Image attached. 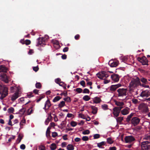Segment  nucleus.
<instances>
[{
    "mask_svg": "<svg viewBox=\"0 0 150 150\" xmlns=\"http://www.w3.org/2000/svg\"><path fill=\"white\" fill-rule=\"evenodd\" d=\"M117 96L118 100L124 101L127 99L128 95V89L126 88H119L117 91Z\"/></svg>",
    "mask_w": 150,
    "mask_h": 150,
    "instance_id": "obj_1",
    "label": "nucleus"
},
{
    "mask_svg": "<svg viewBox=\"0 0 150 150\" xmlns=\"http://www.w3.org/2000/svg\"><path fill=\"white\" fill-rule=\"evenodd\" d=\"M134 114L133 113H132L128 115L126 119V120L128 122L131 120V124L133 126H136L139 123L140 120L137 117H135L132 118L131 120V118L133 116Z\"/></svg>",
    "mask_w": 150,
    "mask_h": 150,
    "instance_id": "obj_2",
    "label": "nucleus"
},
{
    "mask_svg": "<svg viewBox=\"0 0 150 150\" xmlns=\"http://www.w3.org/2000/svg\"><path fill=\"white\" fill-rule=\"evenodd\" d=\"M140 84L139 79L137 77L133 78L129 83V86L130 91L137 87Z\"/></svg>",
    "mask_w": 150,
    "mask_h": 150,
    "instance_id": "obj_3",
    "label": "nucleus"
},
{
    "mask_svg": "<svg viewBox=\"0 0 150 150\" xmlns=\"http://www.w3.org/2000/svg\"><path fill=\"white\" fill-rule=\"evenodd\" d=\"M8 89L5 86H2L0 84V99L3 100L8 94Z\"/></svg>",
    "mask_w": 150,
    "mask_h": 150,
    "instance_id": "obj_4",
    "label": "nucleus"
},
{
    "mask_svg": "<svg viewBox=\"0 0 150 150\" xmlns=\"http://www.w3.org/2000/svg\"><path fill=\"white\" fill-rule=\"evenodd\" d=\"M138 109L143 113H147L149 111L148 105L147 104L144 103H142L140 104L138 106Z\"/></svg>",
    "mask_w": 150,
    "mask_h": 150,
    "instance_id": "obj_5",
    "label": "nucleus"
},
{
    "mask_svg": "<svg viewBox=\"0 0 150 150\" xmlns=\"http://www.w3.org/2000/svg\"><path fill=\"white\" fill-rule=\"evenodd\" d=\"M138 61L141 63L143 65H149L148 60L145 56H144L142 57H138L137 58Z\"/></svg>",
    "mask_w": 150,
    "mask_h": 150,
    "instance_id": "obj_6",
    "label": "nucleus"
},
{
    "mask_svg": "<svg viewBox=\"0 0 150 150\" xmlns=\"http://www.w3.org/2000/svg\"><path fill=\"white\" fill-rule=\"evenodd\" d=\"M21 89L19 88H18V91H16L11 96V100L13 101H15L17 98L20 96L21 94Z\"/></svg>",
    "mask_w": 150,
    "mask_h": 150,
    "instance_id": "obj_7",
    "label": "nucleus"
},
{
    "mask_svg": "<svg viewBox=\"0 0 150 150\" xmlns=\"http://www.w3.org/2000/svg\"><path fill=\"white\" fill-rule=\"evenodd\" d=\"M98 77L101 79H105L109 76L108 73L105 71H102L97 74Z\"/></svg>",
    "mask_w": 150,
    "mask_h": 150,
    "instance_id": "obj_8",
    "label": "nucleus"
},
{
    "mask_svg": "<svg viewBox=\"0 0 150 150\" xmlns=\"http://www.w3.org/2000/svg\"><path fill=\"white\" fill-rule=\"evenodd\" d=\"M142 150H148L150 149V143L148 141H145L141 143Z\"/></svg>",
    "mask_w": 150,
    "mask_h": 150,
    "instance_id": "obj_9",
    "label": "nucleus"
},
{
    "mask_svg": "<svg viewBox=\"0 0 150 150\" xmlns=\"http://www.w3.org/2000/svg\"><path fill=\"white\" fill-rule=\"evenodd\" d=\"M38 43L37 45V46L41 45L43 46V45H45V42L47 40L45 39L44 37L39 38L38 39Z\"/></svg>",
    "mask_w": 150,
    "mask_h": 150,
    "instance_id": "obj_10",
    "label": "nucleus"
},
{
    "mask_svg": "<svg viewBox=\"0 0 150 150\" xmlns=\"http://www.w3.org/2000/svg\"><path fill=\"white\" fill-rule=\"evenodd\" d=\"M135 140V138L132 136H126L125 138V140L127 143H131Z\"/></svg>",
    "mask_w": 150,
    "mask_h": 150,
    "instance_id": "obj_11",
    "label": "nucleus"
},
{
    "mask_svg": "<svg viewBox=\"0 0 150 150\" xmlns=\"http://www.w3.org/2000/svg\"><path fill=\"white\" fill-rule=\"evenodd\" d=\"M0 79L6 83H8L9 81L8 77L5 74H1L0 76Z\"/></svg>",
    "mask_w": 150,
    "mask_h": 150,
    "instance_id": "obj_12",
    "label": "nucleus"
},
{
    "mask_svg": "<svg viewBox=\"0 0 150 150\" xmlns=\"http://www.w3.org/2000/svg\"><path fill=\"white\" fill-rule=\"evenodd\" d=\"M119 61L117 60H113L112 59L109 61L108 64L110 66H118L119 64Z\"/></svg>",
    "mask_w": 150,
    "mask_h": 150,
    "instance_id": "obj_13",
    "label": "nucleus"
},
{
    "mask_svg": "<svg viewBox=\"0 0 150 150\" xmlns=\"http://www.w3.org/2000/svg\"><path fill=\"white\" fill-rule=\"evenodd\" d=\"M113 114L114 117H117L120 112V111L117 109L116 107L114 108L113 109Z\"/></svg>",
    "mask_w": 150,
    "mask_h": 150,
    "instance_id": "obj_14",
    "label": "nucleus"
},
{
    "mask_svg": "<svg viewBox=\"0 0 150 150\" xmlns=\"http://www.w3.org/2000/svg\"><path fill=\"white\" fill-rule=\"evenodd\" d=\"M121 86V85L119 83L117 85H112L110 88V90L112 91H114L116 89Z\"/></svg>",
    "mask_w": 150,
    "mask_h": 150,
    "instance_id": "obj_15",
    "label": "nucleus"
},
{
    "mask_svg": "<svg viewBox=\"0 0 150 150\" xmlns=\"http://www.w3.org/2000/svg\"><path fill=\"white\" fill-rule=\"evenodd\" d=\"M129 108L127 107L121 111V113L123 115H127L129 113Z\"/></svg>",
    "mask_w": 150,
    "mask_h": 150,
    "instance_id": "obj_16",
    "label": "nucleus"
},
{
    "mask_svg": "<svg viewBox=\"0 0 150 150\" xmlns=\"http://www.w3.org/2000/svg\"><path fill=\"white\" fill-rule=\"evenodd\" d=\"M112 80L114 82H117L119 80L120 77L117 74H114L111 76Z\"/></svg>",
    "mask_w": 150,
    "mask_h": 150,
    "instance_id": "obj_17",
    "label": "nucleus"
},
{
    "mask_svg": "<svg viewBox=\"0 0 150 150\" xmlns=\"http://www.w3.org/2000/svg\"><path fill=\"white\" fill-rule=\"evenodd\" d=\"M93 101L94 103L97 104L100 103L101 100L99 98L96 97L93 98Z\"/></svg>",
    "mask_w": 150,
    "mask_h": 150,
    "instance_id": "obj_18",
    "label": "nucleus"
},
{
    "mask_svg": "<svg viewBox=\"0 0 150 150\" xmlns=\"http://www.w3.org/2000/svg\"><path fill=\"white\" fill-rule=\"evenodd\" d=\"M51 106L50 102L49 100H47L45 104V107L44 108L47 109L49 108Z\"/></svg>",
    "mask_w": 150,
    "mask_h": 150,
    "instance_id": "obj_19",
    "label": "nucleus"
},
{
    "mask_svg": "<svg viewBox=\"0 0 150 150\" xmlns=\"http://www.w3.org/2000/svg\"><path fill=\"white\" fill-rule=\"evenodd\" d=\"M52 118V116H51V114L50 113L48 114V116L45 122V125H47Z\"/></svg>",
    "mask_w": 150,
    "mask_h": 150,
    "instance_id": "obj_20",
    "label": "nucleus"
},
{
    "mask_svg": "<svg viewBox=\"0 0 150 150\" xmlns=\"http://www.w3.org/2000/svg\"><path fill=\"white\" fill-rule=\"evenodd\" d=\"M65 106V102L64 101H61L58 105V107L59 108H62Z\"/></svg>",
    "mask_w": 150,
    "mask_h": 150,
    "instance_id": "obj_21",
    "label": "nucleus"
},
{
    "mask_svg": "<svg viewBox=\"0 0 150 150\" xmlns=\"http://www.w3.org/2000/svg\"><path fill=\"white\" fill-rule=\"evenodd\" d=\"M140 96L142 97H147L149 96L148 95L146 91H143L141 93Z\"/></svg>",
    "mask_w": 150,
    "mask_h": 150,
    "instance_id": "obj_22",
    "label": "nucleus"
},
{
    "mask_svg": "<svg viewBox=\"0 0 150 150\" xmlns=\"http://www.w3.org/2000/svg\"><path fill=\"white\" fill-rule=\"evenodd\" d=\"M7 70V68L5 66H0V72H6Z\"/></svg>",
    "mask_w": 150,
    "mask_h": 150,
    "instance_id": "obj_23",
    "label": "nucleus"
},
{
    "mask_svg": "<svg viewBox=\"0 0 150 150\" xmlns=\"http://www.w3.org/2000/svg\"><path fill=\"white\" fill-rule=\"evenodd\" d=\"M115 105L119 106H122L124 105V103L122 102H119L115 101Z\"/></svg>",
    "mask_w": 150,
    "mask_h": 150,
    "instance_id": "obj_24",
    "label": "nucleus"
},
{
    "mask_svg": "<svg viewBox=\"0 0 150 150\" xmlns=\"http://www.w3.org/2000/svg\"><path fill=\"white\" fill-rule=\"evenodd\" d=\"M91 108L92 110V113L93 114H96L97 113L98 108L95 106H91Z\"/></svg>",
    "mask_w": 150,
    "mask_h": 150,
    "instance_id": "obj_25",
    "label": "nucleus"
},
{
    "mask_svg": "<svg viewBox=\"0 0 150 150\" xmlns=\"http://www.w3.org/2000/svg\"><path fill=\"white\" fill-rule=\"evenodd\" d=\"M34 106V105H33L31 107V108L30 109H28V110L27 113L28 115H30L31 113L33 112V110L32 109V108H33Z\"/></svg>",
    "mask_w": 150,
    "mask_h": 150,
    "instance_id": "obj_26",
    "label": "nucleus"
},
{
    "mask_svg": "<svg viewBox=\"0 0 150 150\" xmlns=\"http://www.w3.org/2000/svg\"><path fill=\"white\" fill-rule=\"evenodd\" d=\"M57 147V146L55 144L52 143L50 146V148L52 150H54Z\"/></svg>",
    "mask_w": 150,
    "mask_h": 150,
    "instance_id": "obj_27",
    "label": "nucleus"
},
{
    "mask_svg": "<svg viewBox=\"0 0 150 150\" xmlns=\"http://www.w3.org/2000/svg\"><path fill=\"white\" fill-rule=\"evenodd\" d=\"M90 97L88 95H85L83 98V100L85 101H88L90 100Z\"/></svg>",
    "mask_w": 150,
    "mask_h": 150,
    "instance_id": "obj_28",
    "label": "nucleus"
},
{
    "mask_svg": "<svg viewBox=\"0 0 150 150\" xmlns=\"http://www.w3.org/2000/svg\"><path fill=\"white\" fill-rule=\"evenodd\" d=\"M61 98V97L59 96H57L55 97L53 100L52 101L53 102H56L58 101Z\"/></svg>",
    "mask_w": 150,
    "mask_h": 150,
    "instance_id": "obj_29",
    "label": "nucleus"
},
{
    "mask_svg": "<svg viewBox=\"0 0 150 150\" xmlns=\"http://www.w3.org/2000/svg\"><path fill=\"white\" fill-rule=\"evenodd\" d=\"M67 149L68 150H74V147L72 144L68 145L67 146Z\"/></svg>",
    "mask_w": 150,
    "mask_h": 150,
    "instance_id": "obj_30",
    "label": "nucleus"
},
{
    "mask_svg": "<svg viewBox=\"0 0 150 150\" xmlns=\"http://www.w3.org/2000/svg\"><path fill=\"white\" fill-rule=\"evenodd\" d=\"M106 143L105 142H102L97 144V146L100 148H102V146L105 145Z\"/></svg>",
    "mask_w": 150,
    "mask_h": 150,
    "instance_id": "obj_31",
    "label": "nucleus"
},
{
    "mask_svg": "<svg viewBox=\"0 0 150 150\" xmlns=\"http://www.w3.org/2000/svg\"><path fill=\"white\" fill-rule=\"evenodd\" d=\"M107 142L109 144H112L113 142V139L111 137H109L107 139Z\"/></svg>",
    "mask_w": 150,
    "mask_h": 150,
    "instance_id": "obj_32",
    "label": "nucleus"
},
{
    "mask_svg": "<svg viewBox=\"0 0 150 150\" xmlns=\"http://www.w3.org/2000/svg\"><path fill=\"white\" fill-rule=\"evenodd\" d=\"M8 112L9 113H13L14 111V109L13 107H11L8 110Z\"/></svg>",
    "mask_w": 150,
    "mask_h": 150,
    "instance_id": "obj_33",
    "label": "nucleus"
},
{
    "mask_svg": "<svg viewBox=\"0 0 150 150\" xmlns=\"http://www.w3.org/2000/svg\"><path fill=\"white\" fill-rule=\"evenodd\" d=\"M123 117H119L116 119V120L117 122L120 123L123 120Z\"/></svg>",
    "mask_w": 150,
    "mask_h": 150,
    "instance_id": "obj_34",
    "label": "nucleus"
},
{
    "mask_svg": "<svg viewBox=\"0 0 150 150\" xmlns=\"http://www.w3.org/2000/svg\"><path fill=\"white\" fill-rule=\"evenodd\" d=\"M55 82L56 83L58 84L60 86H62L60 83L63 84V83L61 82V79L59 78H57L55 80Z\"/></svg>",
    "mask_w": 150,
    "mask_h": 150,
    "instance_id": "obj_35",
    "label": "nucleus"
},
{
    "mask_svg": "<svg viewBox=\"0 0 150 150\" xmlns=\"http://www.w3.org/2000/svg\"><path fill=\"white\" fill-rule=\"evenodd\" d=\"M63 100L65 101L68 103L70 102L71 101V99L69 97H67L66 98H63Z\"/></svg>",
    "mask_w": 150,
    "mask_h": 150,
    "instance_id": "obj_36",
    "label": "nucleus"
},
{
    "mask_svg": "<svg viewBox=\"0 0 150 150\" xmlns=\"http://www.w3.org/2000/svg\"><path fill=\"white\" fill-rule=\"evenodd\" d=\"M132 103L134 104H137L139 103L138 100L135 98H133L132 99Z\"/></svg>",
    "mask_w": 150,
    "mask_h": 150,
    "instance_id": "obj_37",
    "label": "nucleus"
},
{
    "mask_svg": "<svg viewBox=\"0 0 150 150\" xmlns=\"http://www.w3.org/2000/svg\"><path fill=\"white\" fill-rule=\"evenodd\" d=\"M121 62H124V63H126L127 61V58L126 57H122L121 59Z\"/></svg>",
    "mask_w": 150,
    "mask_h": 150,
    "instance_id": "obj_38",
    "label": "nucleus"
},
{
    "mask_svg": "<svg viewBox=\"0 0 150 150\" xmlns=\"http://www.w3.org/2000/svg\"><path fill=\"white\" fill-rule=\"evenodd\" d=\"M102 108L104 110H107L108 109V105L106 104H103L101 106Z\"/></svg>",
    "mask_w": 150,
    "mask_h": 150,
    "instance_id": "obj_39",
    "label": "nucleus"
},
{
    "mask_svg": "<svg viewBox=\"0 0 150 150\" xmlns=\"http://www.w3.org/2000/svg\"><path fill=\"white\" fill-rule=\"evenodd\" d=\"M35 87L37 88L40 89L41 88L42 85L40 83L38 82L36 83Z\"/></svg>",
    "mask_w": 150,
    "mask_h": 150,
    "instance_id": "obj_40",
    "label": "nucleus"
},
{
    "mask_svg": "<svg viewBox=\"0 0 150 150\" xmlns=\"http://www.w3.org/2000/svg\"><path fill=\"white\" fill-rule=\"evenodd\" d=\"M141 81L143 83H144L145 84H147L148 81L146 79L144 78H142L141 79Z\"/></svg>",
    "mask_w": 150,
    "mask_h": 150,
    "instance_id": "obj_41",
    "label": "nucleus"
},
{
    "mask_svg": "<svg viewBox=\"0 0 150 150\" xmlns=\"http://www.w3.org/2000/svg\"><path fill=\"white\" fill-rule=\"evenodd\" d=\"M144 139L150 140V135H145L143 138Z\"/></svg>",
    "mask_w": 150,
    "mask_h": 150,
    "instance_id": "obj_42",
    "label": "nucleus"
},
{
    "mask_svg": "<svg viewBox=\"0 0 150 150\" xmlns=\"http://www.w3.org/2000/svg\"><path fill=\"white\" fill-rule=\"evenodd\" d=\"M77 123L74 121H72L70 123L71 125L73 127H74L77 125Z\"/></svg>",
    "mask_w": 150,
    "mask_h": 150,
    "instance_id": "obj_43",
    "label": "nucleus"
},
{
    "mask_svg": "<svg viewBox=\"0 0 150 150\" xmlns=\"http://www.w3.org/2000/svg\"><path fill=\"white\" fill-rule=\"evenodd\" d=\"M18 88H20V87H16V86L15 87H11L10 89L11 90V91L13 92V91L14 90H16V91H18Z\"/></svg>",
    "mask_w": 150,
    "mask_h": 150,
    "instance_id": "obj_44",
    "label": "nucleus"
},
{
    "mask_svg": "<svg viewBox=\"0 0 150 150\" xmlns=\"http://www.w3.org/2000/svg\"><path fill=\"white\" fill-rule=\"evenodd\" d=\"M31 41L29 40H25V44L26 45H28L30 44Z\"/></svg>",
    "mask_w": 150,
    "mask_h": 150,
    "instance_id": "obj_45",
    "label": "nucleus"
},
{
    "mask_svg": "<svg viewBox=\"0 0 150 150\" xmlns=\"http://www.w3.org/2000/svg\"><path fill=\"white\" fill-rule=\"evenodd\" d=\"M76 91L78 93H81L82 91V89L80 88H78L76 89Z\"/></svg>",
    "mask_w": 150,
    "mask_h": 150,
    "instance_id": "obj_46",
    "label": "nucleus"
},
{
    "mask_svg": "<svg viewBox=\"0 0 150 150\" xmlns=\"http://www.w3.org/2000/svg\"><path fill=\"white\" fill-rule=\"evenodd\" d=\"M25 123V120L24 118H23V119L21 120V122L20 123V125L21 126L22 125H23V123Z\"/></svg>",
    "mask_w": 150,
    "mask_h": 150,
    "instance_id": "obj_47",
    "label": "nucleus"
},
{
    "mask_svg": "<svg viewBox=\"0 0 150 150\" xmlns=\"http://www.w3.org/2000/svg\"><path fill=\"white\" fill-rule=\"evenodd\" d=\"M90 133V131L88 130H86L82 132V134H88Z\"/></svg>",
    "mask_w": 150,
    "mask_h": 150,
    "instance_id": "obj_48",
    "label": "nucleus"
},
{
    "mask_svg": "<svg viewBox=\"0 0 150 150\" xmlns=\"http://www.w3.org/2000/svg\"><path fill=\"white\" fill-rule=\"evenodd\" d=\"M39 150H45V147L43 145L40 146L39 148Z\"/></svg>",
    "mask_w": 150,
    "mask_h": 150,
    "instance_id": "obj_49",
    "label": "nucleus"
},
{
    "mask_svg": "<svg viewBox=\"0 0 150 150\" xmlns=\"http://www.w3.org/2000/svg\"><path fill=\"white\" fill-rule=\"evenodd\" d=\"M88 139V137L87 136H83L82 138V139L84 141H87Z\"/></svg>",
    "mask_w": 150,
    "mask_h": 150,
    "instance_id": "obj_50",
    "label": "nucleus"
},
{
    "mask_svg": "<svg viewBox=\"0 0 150 150\" xmlns=\"http://www.w3.org/2000/svg\"><path fill=\"white\" fill-rule=\"evenodd\" d=\"M100 137V135L98 134H96L93 136L94 139H96L99 138Z\"/></svg>",
    "mask_w": 150,
    "mask_h": 150,
    "instance_id": "obj_51",
    "label": "nucleus"
},
{
    "mask_svg": "<svg viewBox=\"0 0 150 150\" xmlns=\"http://www.w3.org/2000/svg\"><path fill=\"white\" fill-rule=\"evenodd\" d=\"M81 85L83 87H85V83L84 81H82L80 82Z\"/></svg>",
    "mask_w": 150,
    "mask_h": 150,
    "instance_id": "obj_52",
    "label": "nucleus"
},
{
    "mask_svg": "<svg viewBox=\"0 0 150 150\" xmlns=\"http://www.w3.org/2000/svg\"><path fill=\"white\" fill-rule=\"evenodd\" d=\"M57 135V133L55 132H53L52 133V136L53 137H55Z\"/></svg>",
    "mask_w": 150,
    "mask_h": 150,
    "instance_id": "obj_53",
    "label": "nucleus"
},
{
    "mask_svg": "<svg viewBox=\"0 0 150 150\" xmlns=\"http://www.w3.org/2000/svg\"><path fill=\"white\" fill-rule=\"evenodd\" d=\"M83 93H89V91L87 88H85L83 91Z\"/></svg>",
    "mask_w": 150,
    "mask_h": 150,
    "instance_id": "obj_54",
    "label": "nucleus"
},
{
    "mask_svg": "<svg viewBox=\"0 0 150 150\" xmlns=\"http://www.w3.org/2000/svg\"><path fill=\"white\" fill-rule=\"evenodd\" d=\"M69 47H66L63 49V51L64 52H67L68 51Z\"/></svg>",
    "mask_w": 150,
    "mask_h": 150,
    "instance_id": "obj_55",
    "label": "nucleus"
},
{
    "mask_svg": "<svg viewBox=\"0 0 150 150\" xmlns=\"http://www.w3.org/2000/svg\"><path fill=\"white\" fill-rule=\"evenodd\" d=\"M80 35L79 34L76 35L74 37V38L76 40H78L80 38Z\"/></svg>",
    "mask_w": 150,
    "mask_h": 150,
    "instance_id": "obj_56",
    "label": "nucleus"
},
{
    "mask_svg": "<svg viewBox=\"0 0 150 150\" xmlns=\"http://www.w3.org/2000/svg\"><path fill=\"white\" fill-rule=\"evenodd\" d=\"M33 69L34 71H37L38 70L39 68L38 67V66H35L33 68Z\"/></svg>",
    "mask_w": 150,
    "mask_h": 150,
    "instance_id": "obj_57",
    "label": "nucleus"
},
{
    "mask_svg": "<svg viewBox=\"0 0 150 150\" xmlns=\"http://www.w3.org/2000/svg\"><path fill=\"white\" fill-rule=\"evenodd\" d=\"M63 59H66L67 57V56L65 54L62 55L61 57Z\"/></svg>",
    "mask_w": 150,
    "mask_h": 150,
    "instance_id": "obj_58",
    "label": "nucleus"
},
{
    "mask_svg": "<svg viewBox=\"0 0 150 150\" xmlns=\"http://www.w3.org/2000/svg\"><path fill=\"white\" fill-rule=\"evenodd\" d=\"M50 131H46V135L47 137H48L50 136Z\"/></svg>",
    "mask_w": 150,
    "mask_h": 150,
    "instance_id": "obj_59",
    "label": "nucleus"
},
{
    "mask_svg": "<svg viewBox=\"0 0 150 150\" xmlns=\"http://www.w3.org/2000/svg\"><path fill=\"white\" fill-rule=\"evenodd\" d=\"M67 134H65L64 135H63L62 136V138L64 140H67L68 138L67 137Z\"/></svg>",
    "mask_w": 150,
    "mask_h": 150,
    "instance_id": "obj_60",
    "label": "nucleus"
},
{
    "mask_svg": "<svg viewBox=\"0 0 150 150\" xmlns=\"http://www.w3.org/2000/svg\"><path fill=\"white\" fill-rule=\"evenodd\" d=\"M109 150H116V148L115 146L110 147L109 148Z\"/></svg>",
    "mask_w": 150,
    "mask_h": 150,
    "instance_id": "obj_61",
    "label": "nucleus"
},
{
    "mask_svg": "<svg viewBox=\"0 0 150 150\" xmlns=\"http://www.w3.org/2000/svg\"><path fill=\"white\" fill-rule=\"evenodd\" d=\"M25 145L22 144L20 146V148L22 149H24L25 148Z\"/></svg>",
    "mask_w": 150,
    "mask_h": 150,
    "instance_id": "obj_62",
    "label": "nucleus"
},
{
    "mask_svg": "<svg viewBox=\"0 0 150 150\" xmlns=\"http://www.w3.org/2000/svg\"><path fill=\"white\" fill-rule=\"evenodd\" d=\"M34 52L33 50L30 49L29 51L28 54H31Z\"/></svg>",
    "mask_w": 150,
    "mask_h": 150,
    "instance_id": "obj_63",
    "label": "nucleus"
},
{
    "mask_svg": "<svg viewBox=\"0 0 150 150\" xmlns=\"http://www.w3.org/2000/svg\"><path fill=\"white\" fill-rule=\"evenodd\" d=\"M67 144L66 142H62V144L61 146L62 147H65L66 146Z\"/></svg>",
    "mask_w": 150,
    "mask_h": 150,
    "instance_id": "obj_64",
    "label": "nucleus"
}]
</instances>
